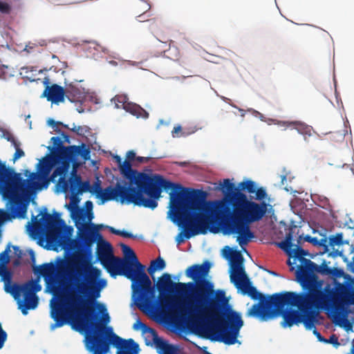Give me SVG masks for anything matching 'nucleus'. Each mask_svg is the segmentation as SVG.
Listing matches in <instances>:
<instances>
[{"label": "nucleus", "instance_id": "3", "mask_svg": "<svg viewBox=\"0 0 354 354\" xmlns=\"http://www.w3.org/2000/svg\"><path fill=\"white\" fill-rule=\"evenodd\" d=\"M169 193L170 212L173 221L184 228L176 238L178 244L198 234H205L209 230H219L210 210V203L205 201L207 194L202 189L185 188L178 185Z\"/></svg>", "mask_w": 354, "mask_h": 354}, {"label": "nucleus", "instance_id": "6", "mask_svg": "<svg viewBox=\"0 0 354 354\" xmlns=\"http://www.w3.org/2000/svg\"><path fill=\"white\" fill-rule=\"evenodd\" d=\"M270 302L274 305L270 310H261L260 306L257 305L254 313L265 317V321L281 315L283 328L302 323L306 329L311 330L315 327L318 310H325L324 303L305 291L275 293Z\"/></svg>", "mask_w": 354, "mask_h": 354}, {"label": "nucleus", "instance_id": "37", "mask_svg": "<svg viewBox=\"0 0 354 354\" xmlns=\"http://www.w3.org/2000/svg\"><path fill=\"white\" fill-rule=\"evenodd\" d=\"M10 252V246L8 245L7 248L0 254V261L3 265H5L9 261L8 252Z\"/></svg>", "mask_w": 354, "mask_h": 354}, {"label": "nucleus", "instance_id": "18", "mask_svg": "<svg viewBox=\"0 0 354 354\" xmlns=\"http://www.w3.org/2000/svg\"><path fill=\"white\" fill-rule=\"evenodd\" d=\"M133 328L135 330L140 329L142 334H150L157 347L162 351L161 354H176V350L173 345L159 338L156 331L153 328L147 326L139 319L133 324Z\"/></svg>", "mask_w": 354, "mask_h": 354}, {"label": "nucleus", "instance_id": "28", "mask_svg": "<svg viewBox=\"0 0 354 354\" xmlns=\"http://www.w3.org/2000/svg\"><path fill=\"white\" fill-rule=\"evenodd\" d=\"M124 109L137 118H147L149 116V113L144 109L134 103L129 102Z\"/></svg>", "mask_w": 354, "mask_h": 354}, {"label": "nucleus", "instance_id": "17", "mask_svg": "<svg viewBox=\"0 0 354 354\" xmlns=\"http://www.w3.org/2000/svg\"><path fill=\"white\" fill-rule=\"evenodd\" d=\"M106 337L103 335V342L107 345L108 351L112 344L117 348V354H138L140 349L138 344L133 339H124L113 332L111 327L105 330Z\"/></svg>", "mask_w": 354, "mask_h": 354}, {"label": "nucleus", "instance_id": "44", "mask_svg": "<svg viewBox=\"0 0 354 354\" xmlns=\"http://www.w3.org/2000/svg\"><path fill=\"white\" fill-rule=\"evenodd\" d=\"M70 129L77 135L82 136L84 134V128L81 126L76 127L75 124H73V127Z\"/></svg>", "mask_w": 354, "mask_h": 354}, {"label": "nucleus", "instance_id": "36", "mask_svg": "<svg viewBox=\"0 0 354 354\" xmlns=\"http://www.w3.org/2000/svg\"><path fill=\"white\" fill-rule=\"evenodd\" d=\"M102 191V189L101 187V182L100 180H97L96 182L94 183L93 185L91 186L90 193L95 194L97 197H98Z\"/></svg>", "mask_w": 354, "mask_h": 354}, {"label": "nucleus", "instance_id": "50", "mask_svg": "<svg viewBox=\"0 0 354 354\" xmlns=\"http://www.w3.org/2000/svg\"><path fill=\"white\" fill-rule=\"evenodd\" d=\"M314 330H313V333L317 336V337L318 338V339L319 341H322V342H327L326 339H325L322 335L317 330V329L314 327Z\"/></svg>", "mask_w": 354, "mask_h": 354}, {"label": "nucleus", "instance_id": "42", "mask_svg": "<svg viewBox=\"0 0 354 354\" xmlns=\"http://www.w3.org/2000/svg\"><path fill=\"white\" fill-rule=\"evenodd\" d=\"M25 156L24 151L21 148H17L15 149V152L13 155L12 160L15 162L19 158Z\"/></svg>", "mask_w": 354, "mask_h": 354}, {"label": "nucleus", "instance_id": "11", "mask_svg": "<svg viewBox=\"0 0 354 354\" xmlns=\"http://www.w3.org/2000/svg\"><path fill=\"white\" fill-rule=\"evenodd\" d=\"M307 270L299 282L302 290L319 300L322 303L331 297L335 290V286L332 288L327 283L324 288V281L319 279L315 274L319 273L322 275L328 276L331 268L327 266L326 261H323L321 265H317L312 261H308ZM336 281H335V283Z\"/></svg>", "mask_w": 354, "mask_h": 354}, {"label": "nucleus", "instance_id": "39", "mask_svg": "<svg viewBox=\"0 0 354 354\" xmlns=\"http://www.w3.org/2000/svg\"><path fill=\"white\" fill-rule=\"evenodd\" d=\"M255 193H256V198L259 201L266 198L267 196V193H266L265 189L263 187H259L257 189H256Z\"/></svg>", "mask_w": 354, "mask_h": 354}, {"label": "nucleus", "instance_id": "49", "mask_svg": "<svg viewBox=\"0 0 354 354\" xmlns=\"http://www.w3.org/2000/svg\"><path fill=\"white\" fill-rule=\"evenodd\" d=\"M61 136H62L64 140H62V143L64 142H67V143H70L71 142V140H70V137L68 134H66V133L64 132H62L61 133Z\"/></svg>", "mask_w": 354, "mask_h": 354}, {"label": "nucleus", "instance_id": "61", "mask_svg": "<svg viewBox=\"0 0 354 354\" xmlns=\"http://www.w3.org/2000/svg\"><path fill=\"white\" fill-rule=\"evenodd\" d=\"M13 250L16 253L19 252L21 254V250H19L18 246H13Z\"/></svg>", "mask_w": 354, "mask_h": 354}, {"label": "nucleus", "instance_id": "35", "mask_svg": "<svg viewBox=\"0 0 354 354\" xmlns=\"http://www.w3.org/2000/svg\"><path fill=\"white\" fill-rule=\"evenodd\" d=\"M151 264L154 268H156L157 270L164 269L166 266L165 261L160 257H158L155 260L151 261Z\"/></svg>", "mask_w": 354, "mask_h": 354}, {"label": "nucleus", "instance_id": "14", "mask_svg": "<svg viewBox=\"0 0 354 354\" xmlns=\"http://www.w3.org/2000/svg\"><path fill=\"white\" fill-rule=\"evenodd\" d=\"M293 234V228H290L288 233L286 234L285 239L279 244V246L294 259L292 263L290 259H288L287 262L288 265L290 267V270L291 271L295 270V267L293 265L297 263V260L300 261L301 264L297 266L295 271L296 279L299 283L301 277H303L307 270V266H308V261L310 260L305 258V256L309 254L307 250L302 249L299 245H295L292 243Z\"/></svg>", "mask_w": 354, "mask_h": 354}, {"label": "nucleus", "instance_id": "13", "mask_svg": "<svg viewBox=\"0 0 354 354\" xmlns=\"http://www.w3.org/2000/svg\"><path fill=\"white\" fill-rule=\"evenodd\" d=\"M41 289L38 281L30 280L22 285L12 284L11 295L17 301L18 307L23 315H27L28 310L35 309L37 306L38 297L36 292Z\"/></svg>", "mask_w": 354, "mask_h": 354}, {"label": "nucleus", "instance_id": "10", "mask_svg": "<svg viewBox=\"0 0 354 354\" xmlns=\"http://www.w3.org/2000/svg\"><path fill=\"white\" fill-rule=\"evenodd\" d=\"M89 263L86 261L84 257L82 254H79L73 258H57L56 264L53 263H44L41 266H34L33 272L35 274H38L44 277H50L53 276L57 277L62 281L68 280V283L65 284L66 286L70 284L71 287L76 289V286L78 283L77 279L75 277L76 274L79 276L82 275L80 266L83 268L85 272L84 264ZM62 294L60 295V296Z\"/></svg>", "mask_w": 354, "mask_h": 354}, {"label": "nucleus", "instance_id": "27", "mask_svg": "<svg viewBox=\"0 0 354 354\" xmlns=\"http://www.w3.org/2000/svg\"><path fill=\"white\" fill-rule=\"evenodd\" d=\"M0 277L5 283V290L6 292L10 293L12 291V285H10L12 281V272L7 268L5 265L0 266Z\"/></svg>", "mask_w": 354, "mask_h": 354}, {"label": "nucleus", "instance_id": "5", "mask_svg": "<svg viewBox=\"0 0 354 354\" xmlns=\"http://www.w3.org/2000/svg\"><path fill=\"white\" fill-rule=\"evenodd\" d=\"M52 165L48 159L44 158L38 163V171L30 173L28 178L24 180L20 174L12 168L7 167L0 160V187L3 197L10 202V213L5 212L6 220L25 218L28 201L23 199L21 194L41 190L46 187L48 181L46 176L50 172Z\"/></svg>", "mask_w": 354, "mask_h": 354}, {"label": "nucleus", "instance_id": "16", "mask_svg": "<svg viewBox=\"0 0 354 354\" xmlns=\"http://www.w3.org/2000/svg\"><path fill=\"white\" fill-rule=\"evenodd\" d=\"M50 141L53 145L50 149L51 151L55 153L57 158L63 162L74 161L79 156L84 160L90 159V148L84 143H82L80 146L65 147L62 145V141L59 137H52Z\"/></svg>", "mask_w": 354, "mask_h": 354}, {"label": "nucleus", "instance_id": "32", "mask_svg": "<svg viewBox=\"0 0 354 354\" xmlns=\"http://www.w3.org/2000/svg\"><path fill=\"white\" fill-rule=\"evenodd\" d=\"M239 186L241 189L247 190L250 194H253L256 191V185L254 181L250 180L240 183Z\"/></svg>", "mask_w": 354, "mask_h": 354}, {"label": "nucleus", "instance_id": "34", "mask_svg": "<svg viewBox=\"0 0 354 354\" xmlns=\"http://www.w3.org/2000/svg\"><path fill=\"white\" fill-rule=\"evenodd\" d=\"M109 230L112 234L121 236L124 238H135L136 237L132 233L129 232L125 230H117L113 227H109Z\"/></svg>", "mask_w": 354, "mask_h": 354}, {"label": "nucleus", "instance_id": "29", "mask_svg": "<svg viewBox=\"0 0 354 354\" xmlns=\"http://www.w3.org/2000/svg\"><path fill=\"white\" fill-rule=\"evenodd\" d=\"M151 6L146 1L138 0L133 6L134 14H147L150 10Z\"/></svg>", "mask_w": 354, "mask_h": 354}, {"label": "nucleus", "instance_id": "26", "mask_svg": "<svg viewBox=\"0 0 354 354\" xmlns=\"http://www.w3.org/2000/svg\"><path fill=\"white\" fill-rule=\"evenodd\" d=\"M333 294L337 296H345L348 295H354V279H351L348 283L335 282V290Z\"/></svg>", "mask_w": 354, "mask_h": 354}, {"label": "nucleus", "instance_id": "53", "mask_svg": "<svg viewBox=\"0 0 354 354\" xmlns=\"http://www.w3.org/2000/svg\"><path fill=\"white\" fill-rule=\"evenodd\" d=\"M304 236L303 235L299 236V237L297 239V244L296 245L301 246L304 243V242H305V241H304Z\"/></svg>", "mask_w": 354, "mask_h": 354}, {"label": "nucleus", "instance_id": "57", "mask_svg": "<svg viewBox=\"0 0 354 354\" xmlns=\"http://www.w3.org/2000/svg\"><path fill=\"white\" fill-rule=\"evenodd\" d=\"M6 216L8 215L5 213V212H1L0 213V224L2 223L4 221V220L6 219Z\"/></svg>", "mask_w": 354, "mask_h": 354}, {"label": "nucleus", "instance_id": "59", "mask_svg": "<svg viewBox=\"0 0 354 354\" xmlns=\"http://www.w3.org/2000/svg\"><path fill=\"white\" fill-rule=\"evenodd\" d=\"M32 221L35 223H34V227H38L39 225V223H38V221L37 220V217L32 216Z\"/></svg>", "mask_w": 354, "mask_h": 354}, {"label": "nucleus", "instance_id": "43", "mask_svg": "<svg viewBox=\"0 0 354 354\" xmlns=\"http://www.w3.org/2000/svg\"><path fill=\"white\" fill-rule=\"evenodd\" d=\"M137 20L140 22L145 21H153V22H156L157 19L156 18H153L152 19H145V16L146 14H137ZM147 17H150L151 15L147 13Z\"/></svg>", "mask_w": 354, "mask_h": 354}, {"label": "nucleus", "instance_id": "55", "mask_svg": "<svg viewBox=\"0 0 354 354\" xmlns=\"http://www.w3.org/2000/svg\"><path fill=\"white\" fill-rule=\"evenodd\" d=\"M326 342H330V343H335L337 344H339V343L337 342V337H335V335H333L331 337H330V339L329 341L327 340Z\"/></svg>", "mask_w": 354, "mask_h": 354}, {"label": "nucleus", "instance_id": "12", "mask_svg": "<svg viewBox=\"0 0 354 354\" xmlns=\"http://www.w3.org/2000/svg\"><path fill=\"white\" fill-rule=\"evenodd\" d=\"M135 187L122 185L117 183L115 187L109 185L102 192L97 198L104 203L106 201H120L122 204H133L138 207H144L154 209L156 207L153 200L147 199L136 194Z\"/></svg>", "mask_w": 354, "mask_h": 354}, {"label": "nucleus", "instance_id": "63", "mask_svg": "<svg viewBox=\"0 0 354 354\" xmlns=\"http://www.w3.org/2000/svg\"><path fill=\"white\" fill-rule=\"evenodd\" d=\"M180 165H185V162H180L179 163Z\"/></svg>", "mask_w": 354, "mask_h": 354}, {"label": "nucleus", "instance_id": "62", "mask_svg": "<svg viewBox=\"0 0 354 354\" xmlns=\"http://www.w3.org/2000/svg\"><path fill=\"white\" fill-rule=\"evenodd\" d=\"M67 187H68L67 183L66 182H64V186H63L64 189H66L67 188Z\"/></svg>", "mask_w": 354, "mask_h": 354}, {"label": "nucleus", "instance_id": "48", "mask_svg": "<svg viewBox=\"0 0 354 354\" xmlns=\"http://www.w3.org/2000/svg\"><path fill=\"white\" fill-rule=\"evenodd\" d=\"M280 178L281 185H284L287 178V172L286 171L285 169H283L282 174L280 175Z\"/></svg>", "mask_w": 354, "mask_h": 354}, {"label": "nucleus", "instance_id": "33", "mask_svg": "<svg viewBox=\"0 0 354 354\" xmlns=\"http://www.w3.org/2000/svg\"><path fill=\"white\" fill-rule=\"evenodd\" d=\"M128 100L129 99L125 95H117L113 98V101L118 108L124 109V107H126L129 103Z\"/></svg>", "mask_w": 354, "mask_h": 354}, {"label": "nucleus", "instance_id": "41", "mask_svg": "<svg viewBox=\"0 0 354 354\" xmlns=\"http://www.w3.org/2000/svg\"><path fill=\"white\" fill-rule=\"evenodd\" d=\"M330 272L328 276L333 277H340L344 274L343 270L337 268H331Z\"/></svg>", "mask_w": 354, "mask_h": 354}, {"label": "nucleus", "instance_id": "22", "mask_svg": "<svg viewBox=\"0 0 354 354\" xmlns=\"http://www.w3.org/2000/svg\"><path fill=\"white\" fill-rule=\"evenodd\" d=\"M276 124L279 126L297 130L299 133L304 136V140H306L307 136H311V127L304 122L299 121L277 120Z\"/></svg>", "mask_w": 354, "mask_h": 354}, {"label": "nucleus", "instance_id": "21", "mask_svg": "<svg viewBox=\"0 0 354 354\" xmlns=\"http://www.w3.org/2000/svg\"><path fill=\"white\" fill-rule=\"evenodd\" d=\"M96 231L97 228L94 224H82L80 239L86 250L90 251L91 247L95 241L93 235Z\"/></svg>", "mask_w": 354, "mask_h": 354}, {"label": "nucleus", "instance_id": "19", "mask_svg": "<svg viewBox=\"0 0 354 354\" xmlns=\"http://www.w3.org/2000/svg\"><path fill=\"white\" fill-rule=\"evenodd\" d=\"M354 305V295L337 296L333 294L324 304L325 310L331 312L334 316H338L344 310V305Z\"/></svg>", "mask_w": 354, "mask_h": 354}, {"label": "nucleus", "instance_id": "23", "mask_svg": "<svg viewBox=\"0 0 354 354\" xmlns=\"http://www.w3.org/2000/svg\"><path fill=\"white\" fill-rule=\"evenodd\" d=\"M71 192L73 196H76L83 192H89L91 189V186L88 181H82L80 176H76L71 180L70 183Z\"/></svg>", "mask_w": 354, "mask_h": 354}, {"label": "nucleus", "instance_id": "47", "mask_svg": "<svg viewBox=\"0 0 354 354\" xmlns=\"http://www.w3.org/2000/svg\"><path fill=\"white\" fill-rule=\"evenodd\" d=\"M182 131V128L180 126H176L174 127L172 131H171V134H172V136L174 138L175 137H178V133L179 132H181Z\"/></svg>", "mask_w": 354, "mask_h": 354}, {"label": "nucleus", "instance_id": "56", "mask_svg": "<svg viewBox=\"0 0 354 354\" xmlns=\"http://www.w3.org/2000/svg\"><path fill=\"white\" fill-rule=\"evenodd\" d=\"M157 270L156 269V268H154L153 266H151V264L150 265V266L148 268V272L150 275H153V274Z\"/></svg>", "mask_w": 354, "mask_h": 354}, {"label": "nucleus", "instance_id": "46", "mask_svg": "<svg viewBox=\"0 0 354 354\" xmlns=\"http://www.w3.org/2000/svg\"><path fill=\"white\" fill-rule=\"evenodd\" d=\"M48 124L50 125H51L52 127H55V125H61L62 127H64V128H66V129H69V127H68V125L66 124H64L62 122H55V120H53V119H50L48 120Z\"/></svg>", "mask_w": 354, "mask_h": 354}, {"label": "nucleus", "instance_id": "64", "mask_svg": "<svg viewBox=\"0 0 354 354\" xmlns=\"http://www.w3.org/2000/svg\"><path fill=\"white\" fill-rule=\"evenodd\" d=\"M352 353L354 354V346L352 348Z\"/></svg>", "mask_w": 354, "mask_h": 354}, {"label": "nucleus", "instance_id": "7", "mask_svg": "<svg viewBox=\"0 0 354 354\" xmlns=\"http://www.w3.org/2000/svg\"><path fill=\"white\" fill-rule=\"evenodd\" d=\"M122 252L128 259L115 257L111 245L105 242L97 251V258L104 268L112 275H122L132 282L134 293L145 306H149L155 297V288L145 272V267L138 261L133 250L121 244Z\"/></svg>", "mask_w": 354, "mask_h": 354}, {"label": "nucleus", "instance_id": "25", "mask_svg": "<svg viewBox=\"0 0 354 354\" xmlns=\"http://www.w3.org/2000/svg\"><path fill=\"white\" fill-rule=\"evenodd\" d=\"M221 185L222 186L223 192L225 193L226 197L229 198L230 203L234 207V204L235 203V195L237 193L241 192L236 189L234 184L231 183L229 179H225L223 183L221 184Z\"/></svg>", "mask_w": 354, "mask_h": 354}, {"label": "nucleus", "instance_id": "45", "mask_svg": "<svg viewBox=\"0 0 354 354\" xmlns=\"http://www.w3.org/2000/svg\"><path fill=\"white\" fill-rule=\"evenodd\" d=\"M136 153L133 151H129L127 153V155H126V160H129L130 162L133 161V160H136Z\"/></svg>", "mask_w": 354, "mask_h": 354}, {"label": "nucleus", "instance_id": "20", "mask_svg": "<svg viewBox=\"0 0 354 354\" xmlns=\"http://www.w3.org/2000/svg\"><path fill=\"white\" fill-rule=\"evenodd\" d=\"M44 82L46 84V86L42 94L43 97H46L48 101L55 104H59L64 101L66 92L62 86L55 84L48 86L49 80L48 78H45Z\"/></svg>", "mask_w": 354, "mask_h": 354}, {"label": "nucleus", "instance_id": "1", "mask_svg": "<svg viewBox=\"0 0 354 354\" xmlns=\"http://www.w3.org/2000/svg\"><path fill=\"white\" fill-rule=\"evenodd\" d=\"M211 266L205 261L189 266L185 274L194 281L187 283L174 282L169 273H164L156 284L160 305L162 310H169L172 319L200 337L232 345L237 342L243 322L238 313L230 308L220 313L221 303L227 300L223 290L216 292L213 283L205 279Z\"/></svg>", "mask_w": 354, "mask_h": 354}, {"label": "nucleus", "instance_id": "24", "mask_svg": "<svg viewBox=\"0 0 354 354\" xmlns=\"http://www.w3.org/2000/svg\"><path fill=\"white\" fill-rule=\"evenodd\" d=\"M65 97L71 102H80L84 97V93L76 85L71 83L64 88Z\"/></svg>", "mask_w": 354, "mask_h": 354}, {"label": "nucleus", "instance_id": "52", "mask_svg": "<svg viewBox=\"0 0 354 354\" xmlns=\"http://www.w3.org/2000/svg\"><path fill=\"white\" fill-rule=\"evenodd\" d=\"M5 138L11 142L15 138L14 136L9 132H6V133L4 134Z\"/></svg>", "mask_w": 354, "mask_h": 354}, {"label": "nucleus", "instance_id": "58", "mask_svg": "<svg viewBox=\"0 0 354 354\" xmlns=\"http://www.w3.org/2000/svg\"><path fill=\"white\" fill-rule=\"evenodd\" d=\"M114 159L115 160V162L118 164V165H120L122 162L120 156L118 155L114 157Z\"/></svg>", "mask_w": 354, "mask_h": 354}, {"label": "nucleus", "instance_id": "8", "mask_svg": "<svg viewBox=\"0 0 354 354\" xmlns=\"http://www.w3.org/2000/svg\"><path fill=\"white\" fill-rule=\"evenodd\" d=\"M223 251L229 252L231 260L232 272L230 274V281L238 288L241 289L243 294H247L254 300H259L257 304H254L247 313L249 317H254L259 318L261 321H265V317L261 315H257V305L260 306L261 310H270L273 305L270 301L274 297V294L268 297H266L263 294L259 292L257 288L251 285L250 279L247 276L245 268L243 265V257L240 251L233 250L230 247L225 246Z\"/></svg>", "mask_w": 354, "mask_h": 354}, {"label": "nucleus", "instance_id": "2", "mask_svg": "<svg viewBox=\"0 0 354 354\" xmlns=\"http://www.w3.org/2000/svg\"><path fill=\"white\" fill-rule=\"evenodd\" d=\"M85 268L84 281L78 283L76 289L70 284L66 286L63 293L51 305V317L55 324L51 328H59L71 324L74 328L85 332L104 335L108 327L102 326L97 322L95 309L102 313L104 324L110 322V317L103 304L97 301L100 293L107 284L106 280L101 278L102 272L91 263L84 265Z\"/></svg>", "mask_w": 354, "mask_h": 354}, {"label": "nucleus", "instance_id": "54", "mask_svg": "<svg viewBox=\"0 0 354 354\" xmlns=\"http://www.w3.org/2000/svg\"><path fill=\"white\" fill-rule=\"evenodd\" d=\"M12 145L15 147V149L20 148V142L14 138L11 142Z\"/></svg>", "mask_w": 354, "mask_h": 354}, {"label": "nucleus", "instance_id": "40", "mask_svg": "<svg viewBox=\"0 0 354 354\" xmlns=\"http://www.w3.org/2000/svg\"><path fill=\"white\" fill-rule=\"evenodd\" d=\"M11 11L10 6L6 3L0 1V12L3 14H9Z\"/></svg>", "mask_w": 354, "mask_h": 354}, {"label": "nucleus", "instance_id": "9", "mask_svg": "<svg viewBox=\"0 0 354 354\" xmlns=\"http://www.w3.org/2000/svg\"><path fill=\"white\" fill-rule=\"evenodd\" d=\"M119 167L120 173L129 180L130 184L136 185V194L141 197L147 195L146 198L153 200L156 207L158 206L157 201L160 198L162 189H173L179 185L166 180L160 174L149 175L138 171L131 168V162L127 160L122 162Z\"/></svg>", "mask_w": 354, "mask_h": 354}, {"label": "nucleus", "instance_id": "15", "mask_svg": "<svg viewBox=\"0 0 354 354\" xmlns=\"http://www.w3.org/2000/svg\"><path fill=\"white\" fill-rule=\"evenodd\" d=\"M41 219L44 220L43 224L48 236L56 244L64 247L68 241L66 234H71L73 230V227L67 226L57 212H55L53 214L46 213Z\"/></svg>", "mask_w": 354, "mask_h": 354}, {"label": "nucleus", "instance_id": "4", "mask_svg": "<svg viewBox=\"0 0 354 354\" xmlns=\"http://www.w3.org/2000/svg\"><path fill=\"white\" fill-rule=\"evenodd\" d=\"M268 206L264 201L257 203L249 201L245 194L237 193L233 211L223 201L210 204V210L216 226L221 225L225 234H237L236 241L243 248L254 236L250 223L261 221L268 211Z\"/></svg>", "mask_w": 354, "mask_h": 354}, {"label": "nucleus", "instance_id": "60", "mask_svg": "<svg viewBox=\"0 0 354 354\" xmlns=\"http://www.w3.org/2000/svg\"><path fill=\"white\" fill-rule=\"evenodd\" d=\"M85 205H86V208H88H88H91H91H92V207H93V203H92V202H91V201H86V202L85 203Z\"/></svg>", "mask_w": 354, "mask_h": 354}, {"label": "nucleus", "instance_id": "38", "mask_svg": "<svg viewBox=\"0 0 354 354\" xmlns=\"http://www.w3.org/2000/svg\"><path fill=\"white\" fill-rule=\"evenodd\" d=\"M64 172H65V169L63 167H57L53 171V172L51 175V178L53 179L54 178H55L58 176H62V175H64ZM64 180L63 177H60L59 180Z\"/></svg>", "mask_w": 354, "mask_h": 354}, {"label": "nucleus", "instance_id": "31", "mask_svg": "<svg viewBox=\"0 0 354 354\" xmlns=\"http://www.w3.org/2000/svg\"><path fill=\"white\" fill-rule=\"evenodd\" d=\"M344 244L343 241V233H337L335 235H330L328 238V246H330L334 248L336 245H341Z\"/></svg>", "mask_w": 354, "mask_h": 354}, {"label": "nucleus", "instance_id": "30", "mask_svg": "<svg viewBox=\"0 0 354 354\" xmlns=\"http://www.w3.org/2000/svg\"><path fill=\"white\" fill-rule=\"evenodd\" d=\"M304 241L311 243L314 246H324L326 250H328V245H326V239H318L317 237H312L310 235H306L304 237Z\"/></svg>", "mask_w": 354, "mask_h": 354}, {"label": "nucleus", "instance_id": "51", "mask_svg": "<svg viewBox=\"0 0 354 354\" xmlns=\"http://www.w3.org/2000/svg\"><path fill=\"white\" fill-rule=\"evenodd\" d=\"M151 158L149 157H142V156H138L136 158V160L139 162H147L150 160Z\"/></svg>", "mask_w": 354, "mask_h": 354}]
</instances>
